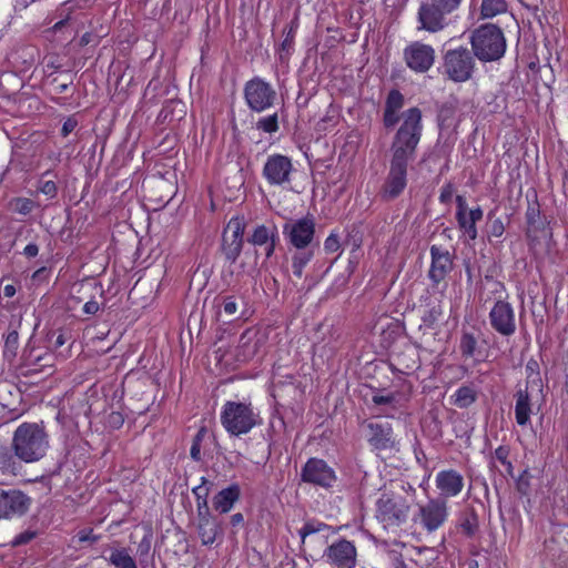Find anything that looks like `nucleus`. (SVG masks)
<instances>
[{
    "label": "nucleus",
    "mask_w": 568,
    "mask_h": 568,
    "mask_svg": "<svg viewBox=\"0 0 568 568\" xmlns=\"http://www.w3.org/2000/svg\"><path fill=\"white\" fill-rule=\"evenodd\" d=\"M409 488L413 493L410 496H393V521H396V524L405 523L409 517L415 494V489Z\"/></svg>",
    "instance_id": "cd10ccee"
},
{
    "label": "nucleus",
    "mask_w": 568,
    "mask_h": 568,
    "mask_svg": "<svg viewBox=\"0 0 568 568\" xmlns=\"http://www.w3.org/2000/svg\"><path fill=\"white\" fill-rule=\"evenodd\" d=\"M205 434H206L205 427H201L197 430L196 435L193 437L192 446L190 449V455H191V458L195 462H200L202 459L201 444L203 442Z\"/></svg>",
    "instance_id": "37998d69"
},
{
    "label": "nucleus",
    "mask_w": 568,
    "mask_h": 568,
    "mask_svg": "<svg viewBox=\"0 0 568 568\" xmlns=\"http://www.w3.org/2000/svg\"><path fill=\"white\" fill-rule=\"evenodd\" d=\"M220 420L232 436L245 435L262 424L260 412L251 402L226 400L222 406Z\"/></svg>",
    "instance_id": "7ed1b4c3"
},
{
    "label": "nucleus",
    "mask_w": 568,
    "mask_h": 568,
    "mask_svg": "<svg viewBox=\"0 0 568 568\" xmlns=\"http://www.w3.org/2000/svg\"><path fill=\"white\" fill-rule=\"evenodd\" d=\"M376 506V526L374 529L377 537L382 538L384 535H387L390 525V497L383 495L377 500Z\"/></svg>",
    "instance_id": "a878e982"
},
{
    "label": "nucleus",
    "mask_w": 568,
    "mask_h": 568,
    "mask_svg": "<svg viewBox=\"0 0 568 568\" xmlns=\"http://www.w3.org/2000/svg\"><path fill=\"white\" fill-rule=\"evenodd\" d=\"M241 489L237 484H232L229 487L219 491L212 500L213 508L220 514H227L232 510L235 503L240 499Z\"/></svg>",
    "instance_id": "5701e85b"
},
{
    "label": "nucleus",
    "mask_w": 568,
    "mask_h": 568,
    "mask_svg": "<svg viewBox=\"0 0 568 568\" xmlns=\"http://www.w3.org/2000/svg\"><path fill=\"white\" fill-rule=\"evenodd\" d=\"M478 515L474 509L463 514L459 518L458 527L462 530V532L468 538L475 536L476 531L478 530Z\"/></svg>",
    "instance_id": "f704fd0d"
},
{
    "label": "nucleus",
    "mask_w": 568,
    "mask_h": 568,
    "mask_svg": "<svg viewBox=\"0 0 568 568\" xmlns=\"http://www.w3.org/2000/svg\"><path fill=\"white\" fill-rule=\"evenodd\" d=\"M245 223L242 217H232L222 235V253L230 263H234L243 248Z\"/></svg>",
    "instance_id": "f8f14e48"
},
{
    "label": "nucleus",
    "mask_w": 568,
    "mask_h": 568,
    "mask_svg": "<svg viewBox=\"0 0 568 568\" xmlns=\"http://www.w3.org/2000/svg\"><path fill=\"white\" fill-rule=\"evenodd\" d=\"M458 351L464 359L473 358L475 362H481L484 358L481 352L478 348V339L474 333L463 331L459 338Z\"/></svg>",
    "instance_id": "bb28decb"
},
{
    "label": "nucleus",
    "mask_w": 568,
    "mask_h": 568,
    "mask_svg": "<svg viewBox=\"0 0 568 568\" xmlns=\"http://www.w3.org/2000/svg\"><path fill=\"white\" fill-rule=\"evenodd\" d=\"M314 257V247L308 248H296V251L292 254V271L293 274L301 278L303 276V271L305 266L312 261Z\"/></svg>",
    "instance_id": "7c9ffc66"
},
{
    "label": "nucleus",
    "mask_w": 568,
    "mask_h": 568,
    "mask_svg": "<svg viewBox=\"0 0 568 568\" xmlns=\"http://www.w3.org/2000/svg\"><path fill=\"white\" fill-rule=\"evenodd\" d=\"M327 558L338 568H353L356 562V548L345 539H342L327 549Z\"/></svg>",
    "instance_id": "6ab92c4d"
},
{
    "label": "nucleus",
    "mask_w": 568,
    "mask_h": 568,
    "mask_svg": "<svg viewBox=\"0 0 568 568\" xmlns=\"http://www.w3.org/2000/svg\"><path fill=\"white\" fill-rule=\"evenodd\" d=\"M38 191L48 196L49 199H54L58 194L57 184L52 180L41 179L39 181Z\"/></svg>",
    "instance_id": "49530a36"
},
{
    "label": "nucleus",
    "mask_w": 568,
    "mask_h": 568,
    "mask_svg": "<svg viewBox=\"0 0 568 568\" xmlns=\"http://www.w3.org/2000/svg\"><path fill=\"white\" fill-rule=\"evenodd\" d=\"M476 57L466 47L449 49L443 57V73L453 82L463 83L473 78Z\"/></svg>",
    "instance_id": "423d86ee"
},
{
    "label": "nucleus",
    "mask_w": 568,
    "mask_h": 568,
    "mask_svg": "<svg viewBox=\"0 0 568 568\" xmlns=\"http://www.w3.org/2000/svg\"><path fill=\"white\" fill-rule=\"evenodd\" d=\"M456 205H457L456 217L460 216V214L466 215L468 213L467 212V202H466L465 196L457 195L456 196Z\"/></svg>",
    "instance_id": "6e6d98bb"
},
{
    "label": "nucleus",
    "mask_w": 568,
    "mask_h": 568,
    "mask_svg": "<svg viewBox=\"0 0 568 568\" xmlns=\"http://www.w3.org/2000/svg\"><path fill=\"white\" fill-rule=\"evenodd\" d=\"M285 38L283 42L281 43V53L280 59L283 60L285 57L283 53L287 55L291 54L293 47H294V39L296 34V28L294 26H291L290 28L284 29Z\"/></svg>",
    "instance_id": "ea45409f"
},
{
    "label": "nucleus",
    "mask_w": 568,
    "mask_h": 568,
    "mask_svg": "<svg viewBox=\"0 0 568 568\" xmlns=\"http://www.w3.org/2000/svg\"><path fill=\"white\" fill-rule=\"evenodd\" d=\"M100 305L97 301H88L83 306V312L88 315H94L98 313Z\"/></svg>",
    "instance_id": "13d9d810"
},
{
    "label": "nucleus",
    "mask_w": 568,
    "mask_h": 568,
    "mask_svg": "<svg viewBox=\"0 0 568 568\" xmlns=\"http://www.w3.org/2000/svg\"><path fill=\"white\" fill-rule=\"evenodd\" d=\"M449 517L448 501L440 498H430L425 505L419 506L414 521L428 534L437 531L442 528Z\"/></svg>",
    "instance_id": "1a4fd4ad"
},
{
    "label": "nucleus",
    "mask_w": 568,
    "mask_h": 568,
    "mask_svg": "<svg viewBox=\"0 0 568 568\" xmlns=\"http://www.w3.org/2000/svg\"><path fill=\"white\" fill-rule=\"evenodd\" d=\"M470 44L473 53L481 62L500 60L507 48L503 30L493 23L476 28L470 34Z\"/></svg>",
    "instance_id": "20e7f679"
},
{
    "label": "nucleus",
    "mask_w": 568,
    "mask_h": 568,
    "mask_svg": "<svg viewBox=\"0 0 568 568\" xmlns=\"http://www.w3.org/2000/svg\"><path fill=\"white\" fill-rule=\"evenodd\" d=\"M372 400L377 406L378 405H387L390 403V394H386V395L375 394V395H373Z\"/></svg>",
    "instance_id": "052dcab7"
},
{
    "label": "nucleus",
    "mask_w": 568,
    "mask_h": 568,
    "mask_svg": "<svg viewBox=\"0 0 568 568\" xmlns=\"http://www.w3.org/2000/svg\"><path fill=\"white\" fill-rule=\"evenodd\" d=\"M404 59L408 68L417 72H426L434 64V49L420 42H413L404 50Z\"/></svg>",
    "instance_id": "f3484780"
},
{
    "label": "nucleus",
    "mask_w": 568,
    "mask_h": 568,
    "mask_svg": "<svg viewBox=\"0 0 568 568\" xmlns=\"http://www.w3.org/2000/svg\"><path fill=\"white\" fill-rule=\"evenodd\" d=\"M211 486L212 484L205 477H201V484L192 489L196 499V514L210 511L207 496L210 494Z\"/></svg>",
    "instance_id": "473e14b6"
},
{
    "label": "nucleus",
    "mask_w": 568,
    "mask_h": 568,
    "mask_svg": "<svg viewBox=\"0 0 568 568\" xmlns=\"http://www.w3.org/2000/svg\"><path fill=\"white\" fill-rule=\"evenodd\" d=\"M403 105H404V97H403V94L398 90L393 89V115Z\"/></svg>",
    "instance_id": "5fc2aeb1"
},
{
    "label": "nucleus",
    "mask_w": 568,
    "mask_h": 568,
    "mask_svg": "<svg viewBox=\"0 0 568 568\" xmlns=\"http://www.w3.org/2000/svg\"><path fill=\"white\" fill-rule=\"evenodd\" d=\"M494 212L488 213V236L501 237L505 233L506 226L500 217H495Z\"/></svg>",
    "instance_id": "79ce46f5"
},
{
    "label": "nucleus",
    "mask_w": 568,
    "mask_h": 568,
    "mask_svg": "<svg viewBox=\"0 0 568 568\" xmlns=\"http://www.w3.org/2000/svg\"><path fill=\"white\" fill-rule=\"evenodd\" d=\"M508 3L506 0H481L480 18L493 19L499 14L506 13Z\"/></svg>",
    "instance_id": "2f4dec72"
},
{
    "label": "nucleus",
    "mask_w": 568,
    "mask_h": 568,
    "mask_svg": "<svg viewBox=\"0 0 568 568\" xmlns=\"http://www.w3.org/2000/svg\"><path fill=\"white\" fill-rule=\"evenodd\" d=\"M16 292H17V290H16L14 285H12V284H8L3 288V294L6 297L14 296Z\"/></svg>",
    "instance_id": "774afa93"
},
{
    "label": "nucleus",
    "mask_w": 568,
    "mask_h": 568,
    "mask_svg": "<svg viewBox=\"0 0 568 568\" xmlns=\"http://www.w3.org/2000/svg\"><path fill=\"white\" fill-rule=\"evenodd\" d=\"M283 235L295 248L313 247L315 219L312 215H306L302 219L285 223L283 225Z\"/></svg>",
    "instance_id": "9b49d317"
},
{
    "label": "nucleus",
    "mask_w": 568,
    "mask_h": 568,
    "mask_svg": "<svg viewBox=\"0 0 568 568\" xmlns=\"http://www.w3.org/2000/svg\"><path fill=\"white\" fill-rule=\"evenodd\" d=\"M301 479L304 483L331 488L335 484L337 477L332 467L320 458H310L301 470Z\"/></svg>",
    "instance_id": "4468645a"
},
{
    "label": "nucleus",
    "mask_w": 568,
    "mask_h": 568,
    "mask_svg": "<svg viewBox=\"0 0 568 568\" xmlns=\"http://www.w3.org/2000/svg\"><path fill=\"white\" fill-rule=\"evenodd\" d=\"M398 123L393 136V197L399 195L407 185V169L416 158L417 146L423 135V114L413 106L393 118V126Z\"/></svg>",
    "instance_id": "f257e3e1"
},
{
    "label": "nucleus",
    "mask_w": 568,
    "mask_h": 568,
    "mask_svg": "<svg viewBox=\"0 0 568 568\" xmlns=\"http://www.w3.org/2000/svg\"><path fill=\"white\" fill-rule=\"evenodd\" d=\"M78 538H79V541H81V542H85V541L94 542L99 539L98 536L92 535V530H81L78 534Z\"/></svg>",
    "instance_id": "bf43d9fd"
},
{
    "label": "nucleus",
    "mask_w": 568,
    "mask_h": 568,
    "mask_svg": "<svg viewBox=\"0 0 568 568\" xmlns=\"http://www.w3.org/2000/svg\"><path fill=\"white\" fill-rule=\"evenodd\" d=\"M443 316L442 301H430L422 314V326L427 329H434Z\"/></svg>",
    "instance_id": "c756f323"
},
{
    "label": "nucleus",
    "mask_w": 568,
    "mask_h": 568,
    "mask_svg": "<svg viewBox=\"0 0 568 568\" xmlns=\"http://www.w3.org/2000/svg\"><path fill=\"white\" fill-rule=\"evenodd\" d=\"M430 266L428 278L434 286H438L454 270V254L442 245L433 244L429 247Z\"/></svg>",
    "instance_id": "ddd939ff"
},
{
    "label": "nucleus",
    "mask_w": 568,
    "mask_h": 568,
    "mask_svg": "<svg viewBox=\"0 0 568 568\" xmlns=\"http://www.w3.org/2000/svg\"><path fill=\"white\" fill-rule=\"evenodd\" d=\"M325 527L324 524L306 523L300 530V535L304 540L306 536L318 532Z\"/></svg>",
    "instance_id": "3c124183"
},
{
    "label": "nucleus",
    "mask_w": 568,
    "mask_h": 568,
    "mask_svg": "<svg viewBox=\"0 0 568 568\" xmlns=\"http://www.w3.org/2000/svg\"><path fill=\"white\" fill-rule=\"evenodd\" d=\"M341 248V240L337 233L332 232L324 241V250L326 253H336Z\"/></svg>",
    "instance_id": "de8ad7c7"
},
{
    "label": "nucleus",
    "mask_w": 568,
    "mask_h": 568,
    "mask_svg": "<svg viewBox=\"0 0 568 568\" xmlns=\"http://www.w3.org/2000/svg\"><path fill=\"white\" fill-rule=\"evenodd\" d=\"M526 373H527V383L529 382H532L535 383V378L536 377L538 381H540L539 378V364L536 359L534 358H530L527 364H526Z\"/></svg>",
    "instance_id": "8fccbe9b"
},
{
    "label": "nucleus",
    "mask_w": 568,
    "mask_h": 568,
    "mask_svg": "<svg viewBox=\"0 0 568 568\" xmlns=\"http://www.w3.org/2000/svg\"><path fill=\"white\" fill-rule=\"evenodd\" d=\"M12 448L18 458L26 463L40 460L49 448V436L43 425L23 423L13 433Z\"/></svg>",
    "instance_id": "f03ea898"
},
{
    "label": "nucleus",
    "mask_w": 568,
    "mask_h": 568,
    "mask_svg": "<svg viewBox=\"0 0 568 568\" xmlns=\"http://www.w3.org/2000/svg\"><path fill=\"white\" fill-rule=\"evenodd\" d=\"M484 211L478 205L468 211L466 215L456 217L459 230L471 241L478 236L477 223L483 220Z\"/></svg>",
    "instance_id": "b1692460"
},
{
    "label": "nucleus",
    "mask_w": 568,
    "mask_h": 568,
    "mask_svg": "<svg viewBox=\"0 0 568 568\" xmlns=\"http://www.w3.org/2000/svg\"><path fill=\"white\" fill-rule=\"evenodd\" d=\"M276 91L263 79L256 77L247 81L244 87V99L247 106L261 113L274 105Z\"/></svg>",
    "instance_id": "9d476101"
},
{
    "label": "nucleus",
    "mask_w": 568,
    "mask_h": 568,
    "mask_svg": "<svg viewBox=\"0 0 568 568\" xmlns=\"http://www.w3.org/2000/svg\"><path fill=\"white\" fill-rule=\"evenodd\" d=\"M545 217L546 216L541 215L540 205H539L537 199L534 202L528 203V206H527V210L525 213L526 224L535 223L536 221H539Z\"/></svg>",
    "instance_id": "a18cd8bd"
},
{
    "label": "nucleus",
    "mask_w": 568,
    "mask_h": 568,
    "mask_svg": "<svg viewBox=\"0 0 568 568\" xmlns=\"http://www.w3.org/2000/svg\"><path fill=\"white\" fill-rule=\"evenodd\" d=\"M78 125V122L75 119L73 118H68L63 124H62V129H61V134L62 136H68Z\"/></svg>",
    "instance_id": "864d4df0"
},
{
    "label": "nucleus",
    "mask_w": 568,
    "mask_h": 568,
    "mask_svg": "<svg viewBox=\"0 0 568 568\" xmlns=\"http://www.w3.org/2000/svg\"><path fill=\"white\" fill-rule=\"evenodd\" d=\"M384 124L386 128L390 126V92L385 97Z\"/></svg>",
    "instance_id": "4d7b16f0"
},
{
    "label": "nucleus",
    "mask_w": 568,
    "mask_h": 568,
    "mask_svg": "<svg viewBox=\"0 0 568 568\" xmlns=\"http://www.w3.org/2000/svg\"><path fill=\"white\" fill-rule=\"evenodd\" d=\"M108 561L115 568H138L135 560L125 548L113 549Z\"/></svg>",
    "instance_id": "72a5a7b5"
},
{
    "label": "nucleus",
    "mask_w": 568,
    "mask_h": 568,
    "mask_svg": "<svg viewBox=\"0 0 568 568\" xmlns=\"http://www.w3.org/2000/svg\"><path fill=\"white\" fill-rule=\"evenodd\" d=\"M197 534L205 546L214 544L222 536L221 524L211 511L197 513Z\"/></svg>",
    "instance_id": "412c9836"
},
{
    "label": "nucleus",
    "mask_w": 568,
    "mask_h": 568,
    "mask_svg": "<svg viewBox=\"0 0 568 568\" xmlns=\"http://www.w3.org/2000/svg\"><path fill=\"white\" fill-rule=\"evenodd\" d=\"M455 187L452 182L444 184L438 196L439 202L445 205L449 204L452 202Z\"/></svg>",
    "instance_id": "09e8293b"
},
{
    "label": "nucleus",
    "mask_w": 568,
    "mask_h": 568,
    "mask_svg": "<svg viewBox=\"0 0 568 568\" xmlns=\"http://www.w3.org/2000/svg\"><path fill=\"white\" fill-rule=\"evenodd\" d=\"M463 0H429L422 3L418 10V20L422 28L429 32L443 30L446 22V16L456 11Z\"/></svg>",
    "instance_id": "0eeeda50"
},
{
    "label": "nucleus",
    "mask_w": 568,
    "mask_h": 568,
    "mask_svg": "<svg viewBox=\"0 0 568 568\" xmlns=\"http://www.w3.org/2000/svg\"><path fill=\"white\" fill-rule=\"evenodd\" d=\"M33 534L32 532H24V534H21L19 536L16 537L14 539V545H22V544H26L28 541H30L32 538H33Z\"/></svg>",
    "instance_id": "0e129e2a"
},
{
    "label": "nucleus",
    "mask_w": 568,
    "mask_h": 568,
    "mask_svg": "<svg viewBox=\"0 0 568 568\" xmlns=\"http://www.w3.org/2000/svg\"><path fill=\"white\" fill-rule=\"evenodd\" d=\"M493 293L496 301L489 311L488 318L491 328L501 336L509 337L516 333L515 308L508 301V293L504 283L496 282Z\"/></svg>",
    "instance_id": "39448f33"
},
{
    "label": "nucleus",
    "mask_w": 568,
    "mask_h": 568,
    "mask_svg": "<svg viewBox=\"0 0 568 568\" xmlns=\"http://www.w3.org/2000/svg\"><path fill=\"white\" fill-rule=\"evenodd\" d=\"M38 253H39V246L36 243H29L23 250V254L27 257H36L38 255Z\"/></svg>",
    "instance_id": "680f3d73"
},
{
    "label": "nucleus",
    "mask_w": 568,
    "mask_h": 568,
    "mask_svg": "<svg viewBox=\"0 0 568 568\" xmlns=\"http://www.w3.org/2000/svg\"><path fill=\"white\" fill-rule=\"evenodd\" d=\"M262 344L263 339L255 329L248 328L244 331L236 346V361L239 363L251 361L260 352Z\"/></svg>",
    "instance_id": "aec40b11"
},
{
    "label": "nucleus",
    "mask_w": 568,
    "mask_h": 568,
    "mask_svg": "<svg viewBox=\"0 0 568 568\" xmlns=\"http://www.w3.org/2000/svg\"><path fill=\"white\" fill-rule=\"evenodd\" d=\"M230 521L233 527H237L244 523V516L241 513L233 514Z\"/></svg>",
    "instance_id": "69168bd1"
},
{
    "label": "nucleus",
    "mask_w": 568,
    "mask_h": 568,
    "mask_svg": "<svg viewBox=\"0 0 568 568\" xmlns=\"http://www.w3.org/2000/svg\"><path fill=\"white\" fill-rule=\"evenodd\" d=\"M435 486L439 491L437 498L445 499L455 498L460 495L464 489V476L456 469H442L435 476Z\"/></svg>",
    "instance_id": "a211bd4d"
},
{
    "label": "nucleus",
    "mask_w": 568,
    "mask_h": 568,
    "mask_svg": "<svg viewBox=\"0 0 568 568\" xmlns=\"http://www.w3.org/2000/svg\"><path fill=\"white\" fill-rule=\"evenodd\" d=\"M367 429L368 442L375 449H386L388 447L390 427L387 422L372 419L367 424Z\"/></svg>",
    "instance_id": "4be33fe9"
},
{
    "label": "nucleus",
    "mask_w": 568,
    "mask_h": 568,
    "mask_svg": "<svg viewBox=\"0 0 568 568\" xmlns=\"http://www.w3.org/2000/svg\"><path fill=\"white\" fill-rule=\"evenodd\" d=\"M293 164L288 156L272 154L263 166V176L271 185H285L291 183Z\"/></svg>",
    "instance_id": "2eb2a0df"
},
{
    "label": "nucleus",
    "mask_w": 568,
    "mask_h": 568,
    "mask_svg": "<svg viewBox=\"0 0 568 568\" xmlns=\"http://www.w3.org/2000/svg\"><path fill=\"white\" fill-rule=\"evenodd\" d=\"M478 398L477 390L468 385L458 387L455 393L450 396V404L458 408L470 407Z\"/></svg>",
    "instance_id": "c85d7f7f"
},
{
    "label": "nucleus",
    "mask_w": 568,
    "mask_h": 568,
    "mask_svg": "<svg viewBox=\"0 0 568 568\" xmlns=\"http://www.w3.org/2000/svg\"><path fill=\"white\" fill-rule=\"evenodd\" d=\"M510 456V447L508 445H500L494 452V458L498 460L506 470V474L509 476H514V465L509 459Z\"/></svg>",
    "instance_id": "e433bc0d"
},
{
    "label": "nucleus",
    "mask_w": 568,
    "mask_h": 568,
    "mask_svg": "<svg viewBox=\"0 0 568 568\" xmlns=\"http://www.w3.org/2000/svg\"><path fill=\"white\" fill-rule=\"evenodd\" d=\"M10 205L14 212L22 215L30 214L36 206L34 202L28 197H16Z\"/></svg>",
    "instance_id": "a19ab883"
},
{
    "label": "nucleus",
    "mask_w": 568,
    "mask_h": 568,
    "mask_svg": "<svg viewBox=\"0 0 568 568\" xmlns=\"http://www.w3.org/2000/svg\"><path fill=\"white\" fill-rule=\"evenodd\" d=\"M106 423L109 427L113 429H119L124 423V417L119 412H112L109 414Z\"/></svg>",
    "instance_id": "603ef678"
},
{
    "label": "nucleus",
    "mask_w": 568,
    "mask_h": 568,
    "mask_svg": "<svg viewBox=\"0 0 568 568\" xmlns=\"http://www.w3.org/2000/svg\"><path fill=\"white\" fill-rule=\"evenodd\" d=\"M18 347L19 333L12 329L4 337L3 356L8 359H13L17 356Z\"/></svg>",
    "instance_id": "4c0bfd02"
},
{
    "label": "nucleus",
    "mask_w": 568,
    "mask_h": 568,
    "mask_svg": "<svg viewBox=\"0 0 568 568\" xmlns=\"http://www.w3.org/2000/svg\"><path fill=\"white\" fill-rule=\"evenodd\" d=\"M257 130H261L265 133H275L278 131V115L277 113H273L267 116H263L258 119V121L255 124Z\"/></svg>",
    "instance_id": "58836bf2"
},
{
    "label": "nucleus",
    "mask_w": 568,
    "mask_h": 568,
    "mask_svg": "<svg viewBox=\"0 0 568 568\" xmlns=\"http://www.w3.org/2000/svg\"><path fill=\"white\" fill-rule=\"evenodd\" d=\"M515 419L519 426H526L530 422L532 405L528 389H518L515 394Z\"/></svg>",
    "instance_id": "393cba45"
},
{
    "label": "nucleus",
    "mask_w": 568,
    "mask_h": 568,
    "mask_svg": "<svg viewBox=\"0 0 568 568\" xmlns=\"http://www.w3.org/2000/svg\"><path fill=\"white\" fill-rule=\"evenodd\" d=\"M525 236L528 251L535 261H544L554 244L550 222L545 217L535 223L526 224Z\"/></svg>",
    "instance_id": "6e6552de"
},
{
    "label": "nucleus",
    "mask_w": 568,
    "mask_h": 568,
    "mask_svg": "<svg viewBox=\"0 0 568 568\" xmlns=\"http://www.w3.org/2000/svg\"><path fill=\"white\" fill-rule=\"evenodd\" d=\"M11 457L7 450L0 452V466L7 468Z\"/></svg>",
    "instance_id": "338daca9"
},
{
    "label": "nucleus",
    "mask_w": 568,
    "mask_h": 568,
    "mask_svg": "<svg viewBox=\"0 0 568 568\" xmlns=\"http://www.w3.org/2000/svg\"><path fill=\"white\" fill-rule=\"evenodd\" d=\"M31 499L17 489H0V519H11L27 513Z\"/></svg>",
    "instance_id": "dca6fc26"
},
{
    "label": "nucleus",
    "mask_w": 568,
    "mask_h": 568,
    "mask_svg": "<svg viewBox=\"0 0 568 568\" xmlns=\"http://www.w3.org/2000/svg\"><path fill=\"white\" fill-rule=\"evenodd\" d=\"M278 233L276 227H267L265 225H258L255 227L252 236L250 237V242L253 245L263 246L274 237H277Z\"/></svg>",
    "instance_id": "c9c22d12"
},
{
    "label": "nucleus",
    "mask_w": 568,
    "mask_h": 568,
    "mask_svg": "<svg viewBox=\"0 0 568 568\" xmlns=\"http://www.w3.org/2000/svg\"><path fill=\"white\" fill-rule=\"evenodd\" d=\"M220 301H221L220 306H221L224 315L226 317H233L239 310L236 298L232 295H227V296H222L220 298Z\"/></svg>",
    "instance_id": "c03bdc74"
},
{
    "label": "nucleus",
    "mask_w": 568,
    "mask_h": 568,
    "mask_svg": "<svg viewBox=\"0 0 568 568\" xmlns=\"http://www.w3.org/2000/svg\"><path fill=\"white\" fill-rule=\"evenodd\" d=\"M278 241V236L274 237L263 246H265V255L266 257H271L275 251L276 242Z\"/></svg>",
    "instance_id": "e2e57ef3"
}]
</instances>
